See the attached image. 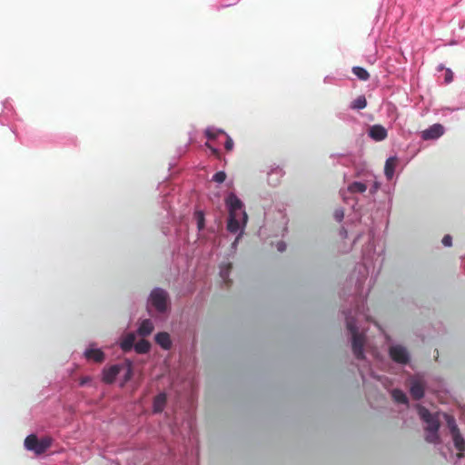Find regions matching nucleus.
Instances as JSON below:
<instances>
[{
  "label": "nucleus",
  "instance_id": "obj_25",
  "mask_svg": "<svg viewBox=\"0 0 465 465\" xmlns=\"http://www.w3.org/2000/svg\"><path fill=\"white\" fill-rule=\"evenodd\" d=\"M367 106V100L366 97L361 94L359 95L356 99L352 100L349 105L350 109L360 111Z\"/></svg>",
  "mask_w": 465,
  "mask_h": 465
},
{
  "label": "nucleus",
  "instance_id": "obj_8",
  "mask_svg": "<svg viewBox=\"0 0 465 465\" xmlns=\"http://www.w3.org/2000/svg\"><path fill=\"white\" fill-rule=\"evenodd\" d=\"M53 440L50 437L39 439L35 434H29L24 441V447L26 450L34 452L35 455L44 454L52 445Z\"/></svg>",
  "mask_w": 465,
  "mask_h": 465
},
{
  "label": "nucleus",
  "instance_id": "obj_30",
  "mask_svg": "<svg viewBox=\"0 0 465 465\" xmlns=\"http://www.w3.org/2000/svg\"><path fill=\"white\" fill-rule=\"evenodd\" d=\"M445 417H446L447 425H448L450 434L459 432L460 430L457 426L455 419L450 415H445Z\"/></svg>",
  "mask_w": 465,
  "mask_h": 465
},
{
  "label": "nucleus",
  "instance_id": "obj_20",
  "mask_svg": "<svg viewBox=\"0 0 465 465\" xmlns=\"http://www.w3.org/2000/svg\"><path fill=\"white\" fill-rule=\"evenodd\" d=\"M153 321L151 319H143L139 322L136 333L140 337H146L153 332Z\"/></svg>",
  "mask_w": 465,
  "mask_h": 465
},
{
  "label": "nucleus",
  "instance_id": "obj_21",
  "mask_svg": "<svg viewBox=\"0 0 465 465\" xmlns=\"http://www.w3.org/2000/svg\"><path fill=\"white\" fill-rule=\"evenodd\" d=\"M14 114V109L11 102L6 99L3 102V112L0 114V124H8Z\"/></svg>",
  "mask_w": 465,
  "mask_h": 465
},
{
  "label": "nucleus",
  "instance_id": "obj_41",
  "mask_svg": "<svg viewBox=\"0 0 465 465\" xmlns=\"http://www.w3.org/2000/svg\"><path fill=\"white\" fill-rule=\"evenodd\" d=\"M348 234H349V231L345 228V227H342L340 231V235L342 237V238H347L348 237Z\"/></svg>",
  "mask_w": 465,
  "mask_h": 465
},
{
  "label": "nucleus",
  "instance_id": "obj_27",
  "mask_svg": "<svg viewBox=\"0 0 465 465\" xmlns=\"http://www.w3.org/2000/svg\"><path fill=\"white\" fill-rule=\"evenodd\" d=\"M351 71L354 75L361 81H367L370 78V74L368 71L361 66H353Z\"/></svg>",
  "mask_w": 465,
  "mask_h": 465
},
{
  "label": "nucleus",
  "instance_id": "obj_11",
  "mask_svg": "<svg viewBox=\"0 0 465 465\" xmlns=\"http://www.w3.org/2000/svg\"><path fill=\"white\" fill-rule=\"evenodd\" d=\"M391 358L401 364H406L410 361V354L407 349L401 344H394L390 347Z\"/></svg>",
  "mask_w": 465,
  "mask_h": 465
},
{
  "label": "nucleus",
  "instance_id": "obj_37",
  "mask_svg": "<svg viewBox=\"0 0 465 465\" xmlns=\"http://www.w3.org/2000/svg\"><path fill=\"white\" fill-rule=\"evenodd\" d=\"M278 252H282L286 250V243L283 241H279L275 244Z\"/></svg>",
  "mask_w": 465,
  "mask_h": 465
},
{
  "label": "nucleus",
  "instance_id": "obj_44",
  "mask_svg": "<svg viewBox=\"0 0 465 465\" xmlns=\"http://www.w3.org/2000/svg\"><path fill=\"white\" fill-rule=\"evenodd\" d=\"M440 453H441V455H442L446 460H448V455H447V453L443 450V449H442V450H440Z\"/></svg>",
  "mask_w": 465,
  "mask_h": 465
},
{
  "label": "nucleus",
  "instance_id": "obj_3",
  "mask_svg": "<svg viewBox=\"0 0 465 465\" xmlns=\"http://www.w3.org/2000/svg\"><path fill=\"white\" fill-rule=\"evenodd\" d=\"M224 204L229 213L226 225L228 232L243 233L248 221L243 202L234 192H229L224 197Z\"/></svg>",
  "mask_w": 465,
  "mask_h": 465
},
{
  "label": "nucleus",
  "instance_id": "obj_18",
  "mask_svg": "<svg viewBox=\"0 0 465 465\" xmlns=\"http://www.w3.org/2000/svg\"><path fill=\"white\" fill-rule=\"evenodd\" d=\"M167 405V394L164 391L159 392L153 400V414H160Z\"/></svg>",
  "mask_w": 465,
  "mask_h": 465
},
{
  "label": "nucleus",
  "instance_id": "obj_38",
  "mask_svg": "<svg viewBox=\"0 0 465 465\" xmlns=\"http://www.w3.org/2000/svg\"><path fill=\"white\" fill-rule=\"evenodd\" d=\"M234 234H237L235 240L232 242V250H236L237 249V246H238V242H239V240L240 238L242 236L243 233H239V232H233Z\"/></svg>",
  "mask_w": 465,
  "mask_h": 465
},
{
  "label": "nucleus",
  "instance_id": "obj_12",
  "mask_svg": "<svg viewBox=\"0 0 465 465\" xmlns=\"http://www.w3.org/2000/svg\"><path fill=\"white\" fill-rule=\"evenodd\" d=\"M399 163V159L396 155L390 156L384 165V175L388 183H396L397 176H396V169Z\"/></svg>",
  "mask_w": 465,
  "mask_h": 465
},
{
  "label": "nucleus",
  "instance_id": "obj_1",
  "mask_svg": "<svg viewBox=\"0 0 465 465\" xmlns=\"http://www.w3.org/2000/svg\"><path fill=\"white\" fill-rule=\"evenodd\" d=\"M343 183L345 187L340 190V194L353 212V217L350 219L351 223L354 227L364 224L367 229L366 233L355 232L353 243L361 238H366L367 242L361 249V262L356 264L347 281V286L352 289L348 293L343 292V295H348L349 307L343 308L342 314L353 356L362 362L358 369H371L364 353L366 335L361 322L371 321L366 301L382 268L385 252L384 246L376 236L375 227L377 223L387 221L391 212L395 183L381 185L351 181L350 171L343 173Z\"/></svg>",
  "mask_w": 465,
  "mask_h": 465
},
{
  "label": "nucleus",
  "instance_id": "obj_19",
  "mask_svg": "<svg viewBox=\"0 0 465 465\" xmlns=\"http://www.w3.org/2000/svg\"><path fill=\"white\" fill-rule=\"evenodd\" d=\"M154 341L163 351H170L173 347L171 335L167 331H159L154 335Z\"/></svg>",
  "mask_w": 465,
  "mask_h": 465
},
{
  "label": "nucleus",
  "instance_id": "obj_4",
  "mask_svg": "<svg viewBox=\"0 0 465 465\" xmlns=\"http://www.w3.org/2000/svg\"><path fill=\"white\" fill-rule=\"evenodd\" d=\"M288 218L282 207L264 212V222L259 229L261 238L284 236L288 231Z\"/></svg>",
  "mask_w": 465,
  "mask_h": 465
},
{
  "label": "nucleus",
  "instance_id": "obj_39",
  "mask_svg": "<svg viewBox=\"0 0 465 465\" xmlns=\"http://www.w3.org/2000/svg\"><path fill=\"white\" fill-rule=\"evenodd\" d=\"M91 383H92V378L89 377V376L84 377L80 381V385L81 386H87V385H89Z\"/></svg>",
  "mask_w": 465,
  "mask_h": 465
},
{
  "label": "nucleus",
  "instance_id": "obj_2",
  "mask_svg": "<svg viewBox=\"0 0 465 465\" xmlns=\"http://www.w3.org/2000/svg\"><path fill=\"white\" fill-rule=\"evenodd\" d=\"M173 195L169 192L161 196V204L163 209L164 219L161 224L162 232L166 236L173 237L176 244L196 243L202 241H213L216 237L214 229L205 225V212L195 208L191 218L177 220L173 205Z\"/></svg>",
  "mask_w": 465,
  "mask_h": 465
},
{
  "label": "nucleus",
  "instance_id": "obj_32",
  "mask_svg": "<svg viewBox=\"0 0 465 465\" xmlns=\"http://www.w3.org/2000/svg\"><path fill=\"white\" fill-rule=\"evenodd\" d=\"M341 78L337 77L333 74H328L323 78V83L326 84H338Z\"/></svg>",
  "mask_w": 465,
  "mask_h": 465
},
{
  "label": "nucleus",
  "instance_id": "obj_40",
  "mask_svg": "<svg viewBox=\"0 0 465 465\" xmlns=\"http://www.w3.org/2000/svg\"><path fill=\"white\" fill-rule=\"evenodd\" d=\"M167 186V183L165 182L160 183L158 184V190L160 191V193H163L165 187Z\"/></svg>",
  "mask_w": 465,
  "mask_h": 465
},
{
  "label": "nucleus",
  "instance_id": "obj_24",
  "mask_svg": "<svg viewBox=\"0 0 465 465\" xmlns=\"http://www.w3.org/2000/svg\"><path fill=\"white\" fill-rule=\"evenodd\" d=\"M232 264L230 262H223L220 264V277L223 283L228 284L230 282V272Z\"/></svg>",
  "mask_w": 465,
  "mask_h": 465
},
{
  "label": "nucleus",
  "instance_id": "obj_47",
  "mask_svg": "<svg viewBox=\"0 0 465 465\" xmlns=\"http://www.w3.org/2000/svg\"><path fill=\"white\" fill-rule=\"evenodd\" d=\"M337 117H338V118H340V119H343L342 114H337Z\"/></svg>",
  "mask_w": 465,
  "mask_h": 465
},
{
  "label": "nucleus",
  "instance_id": "obj_17",
  "mask_svg": "<svg viewBox=\"0 0 465 465\" xmlns=\"http://www.w3.org/2000/svg\"><path fill=\"white\" fill-rule=\"evenodd\" d=\"M368 135L376 142H381L387 138L388 131L381 124H373L370 126Z\"/></svg>",
  "mask_w": 465,
  "mask_h": 465
},
{
  "label": "nucleus",
  "instance_id": "obj_36",
  "mask_svg": "<svg viewBox=\"0 0 465 465\" xmlns=\"http://www.w3.org/2000/svg\"><path fill=\"white\" fill-rule=\"evenodd\" d=\"M343 218H344V211L342 209H337L334 212V219L340 223L343 220Z\"/></svg>",
  "mask_w": 465,
  "mask_h": 465
},
{
  "label": "nucleus",
  "instance_id": "obj_46",
  "mask_svg": "<svg viewBox=\"0 0 465 465\" xmlns=\"http://www.w3.org/2000/svg\"><path fill=\"white\" fill-rule=\"evenodd\" d=\"M12 132L15 134L16 137H18L17 134H16V131L14 127L11 128Z\"/></svg>",
  "mask_w": 465,
  "mask_h": 465
},
{
  "label": "nucleus",
  "instance_id": "obj_5",
  "mask_svg": "<svg viewBox=\"0 0 465 465\" xmlns=\"http://www.w3.org/2000/svg\"><path fill=\"white\" fill-rule=\"evenodd\" d=\"M148 314L157 321H164L171 311V299L167 291L160 287H154L146 302Z\"/></svg>",
  "mask_w": 465,
  "mask_h": 465
},
{
  "label": "nucleus",
  "instance_id": "obj_35",
  "mask_svg": "<svg viewBox=\"0 0 465 465\" xmlns=\"http://www.w3.org/2000/svg\"><path fill=\"white\" fill-rule=\"evenodd\" d=\"M453 81V73L450 68L445 69L444 82L450 84Z\"/></svg>",
  "mask_w": 465,
  "mask_h": 465
},
{
  "label": "nucleus",
  "instance_id": "obj_7",
  "mask_svg": "<svg viewBox=\"0 0 465 465\" xmlns=\"http://www.w3.org/2000/svg\"><path fill=\"white\" fill-rule=\"evenodd\" d=\"M419 415L421 420L425 423V440L430 443H439L440 421L437 415L431 413L428 409L424 407L419 408Z\"/></svg>",
  "mask_w": 465,
  "mask_h": 465
},
{
  "label": "nucleus",
  "instance_id": "obj_14",
  "mask_svg": "<svg viewBox=\"0 0 465 465\" xmlns=\"http://www.w3.org/2000/svg\"><path fill=\"white\" fill-rule=\"evenodd\" d=\"M122 366L123 362L104 367L102 372L103 381L107 384L114 383L116 378L121 374Z\"/></svg>",
  "mask_w": 465,
  "mask_h": 465
},
{
  "label": "nucleus",
  "instance_id": "obj_6",
  "mask_svg": "<svg viewBox=\"0 0 465 465\" xmlns=\"http://www.w3.org/2000/svg\"><path fill=\"white\" fill-rule=\"evenodd\" d=\"M331 158L337 159V163L346 166L351 172V181H360L367 184H381L372 171L364 165L356 164L349 154H331Z\"/></svg>",
  "mask_w": 465,
  "mask_h": 465
},
{
  "label": "nucleus",
  "instance_id": "obj_43",
  "mask_svg": "<svg viewBox=\"0 0 465 465\" xmlns=\"http://www.w3.org/2000/svg\"><path fill=\"white\" fill-rule=\"evenodd\" d=\"M445 69H446V68H445V67H444V65H443V64H439V65H438V67H437V70H438V71H442V70H445Z\"/></svg>",
  "mask_w": 465,
  "mask_h": 465
},
{
  "label": "nucleus",
  "instance_id": "obj_16",
  "mask_svg": "<svg viewBox=\"0 0 465 465\" xmlns=\"http://www.w3.org/2000/svg\"><path fill=\"white\" fill-rule=\"evenodd\" d=\"M283 168L278 164H272L267 171L268 183L272 186H277L284 175Z\"/></svg>",
  "mask_w": 465,
  "mask_h": 465
},
{
  "label": "nucleus",
  "instance_id": "obj_48",
  "mask_svg": "<svg viewBox=\"0 0 465 465\" xmlns=\"http://www.w3.org/2000/svg\"><path fill=\"white\" fill-rule=\"evenodd\" d=\"M173 262H175V253L173 252Z\"/></svg>",
  "mask_w": 465,
  "mask_h": 465
},
{
  "label": "nucleus",
  "instance_id": "obj_22",
  "mask_svg": "<svg viewBox=\"0 0 465 465\" xmlns=\"http://www.w3.org/2000/svg\"><path fill=\"white\" fill-rule=\"evenodd\" d=\"M452 441L455 449L459 451L456 455L457 459H460L463 457V452L465 451V440L463 437L460 435V431L451 434Z\"/></svg>",
  "mask_w": 465,
  "mask_h": 465
},
{
  "label": "nucleus",
  "instance_id": "obj_26",
  "mask_svg": "<svg viewBox=\"0 0 465 465\" xmlns=\"http://www.w3.org/2000/svg\"><path fill=\"white\" fill-rule=\"evenodd\" d=\"M151 347V343L147 340L142 339L135 342L134 351L139 354H145L150 351Z\"/></svg>",
  "mask_w": 465,
  "mask_h": 465
},
{
  "label": "nucleus",
  "instance_id": "obj_10",
  "mask_svg": "<svg viewBox=\"0 0 465 465\" xmlns=\"http://www.w3.org/2000/svg\"><path fill=\"white\" fill-rule=\"evenodd\" d=\"M445 127L441 124H433L420 133L423 141H437L445 134Z\"/></svg>",
  "mask_w": 465,
  "mask_h": 465
},
{
  "label": "nucleus",
  "instance_id": "obj_29",
  "mask_svg": "<svg viewBox=\"0 0 465 465\" xmlns=\"http://www.w3.org/2000/svg\"><path fill=\"white\" fill-rule=\"evenodd\" d=\"M392 397L399 403H402V404L408 403V397L401 390H394L392 391Z\"/></svg>",
  "mask_w": 465,
  "mask_h": 465
},
{
  "label": "nucleus",
  "instance_id": "obj_49",
  "mask_svg": "<svg viewBox=\"0 0 465 465\" xmlns=\"http://www.w3.org/2000/svg\"><path fill=\"white\" fill-rule=\"evenodd\" d=\"M448 451L450 453V457H452V452H451V450L450 448H447Z\"/></svg>",
  "mask_w": 465,
  "mask_h": 465
},
{
  "label": "nucleus",
  "instance_id": "obj_34",
  "mask_svg": "<svg viewBox=\"0 0 465 465\" xmlns=\"http://www.w3.org/2000/svg\"><path fill=\"white\" fill-rule=\"evenodd\" d=\"M441 243L444 247L452 246V236L450 234H445L441 240Z\"/></svg>",
  "mask_w": 465,
  "mask_h": 465
},
{
  "label": "nucleus",
  "instance_id": "obj_9",
  "mask_svg": "<svg viewBox=\"0 0 465 465\" xmlns=\"http://www.w3.org/2000/svg\"><path fill=\"white\" fill-rule=\"evenodd\" d=\"M426 381L423 375L411 376L409 379L410 393L415 400H420L424 396Z\"/></svg>",
  "mask_w": 465,
  "mask_h": 465
},
{
  "label": "nucleus",
  "instance_id": "obj_28",
  "mask_svg": "<svg viewBox=\"0 0 465 465\" xmlns=\"http://www.w3.org/2000/svg\"><path fill=\"white\" fill-rule=\"evenodd\" d=\"M225 132L223 130L213 126L207 127L204 132L205 136L209 140L215 139L219 134H223Z\"/></svg>",
  "mask_w": 465,
  "mask_h": 465
},
{
  "label": "nucleus",
  "instance_id": "obj_33",
  "mask_svg": "<svg viewBox=\"0 0 465 465\" xmlns=\"http://www.w3.org/2000/svg\"><path fill=\"white\" fill-rule=\"evenodd\" d=\"M223 135L225 136L224 148L227 151H232L234 146V142L232 138L226 133H224Z\"/></svg>",
  "mask_w": 465,
  "mask_h": 465
},
{
  "label": "nucleus",
  "instance_id": "obj_15",
  "mask_svg": "<svg viewBox=\"0 0 465 465\" xmlns=\"http://www.w3.org/2000/svg\"><path fill=\"white\" fill-rule=\"evenodd\" d=\"M133 375H134L133 361L129 359H125L123 361L121 374L118 376L119 377V386L122 388L124 387L127 384V382H129L132 380Z\"/></svg>",
  "mask_w": 465,
  "mask_h": 465
},
{
  "label": "nucleus",
  "instance_id": "obj_45",
  "mask_svg": "<svg viewBox=\"0 0 465 465\" xmlns=\"http://www.w3.org/2000/svg\"><path fill=\"white\" fill-rule=\"evenodd\" d=\"M461 266L463 267V269L465 271V257L462 258V260H461Z\"/></svg>",
  "mask_w": 465,
  "mask_h": 465
},
{
  "label": "nucleus",
  "instance_id": "obj_31",
  "mask_svg": "<svg viewBox=\"0 0 465 465\" xmlns=\"http://www.w3.org/2000/svg\"><path fill=\"white\" fill-rule=\"evenodd\" d=\"M226 173L224 171L216 172L213 177L212 181L217 183H223L226 180Z\"/></svg>",
  "mask_w": 465,
  "mask_h": 465
},
{
  "label": "nucleus",
  "instance_id": "obj_13",
  "mask_svg": "<svg viewBox=\"0 0 465 465\" xmlns=\"http://www.w3.org/2000/svg\"><path fill=\"white\" fill-rule=\"evenodd\" d=\"M84 358L89 361L103 362L105 360L104 352L97 348L95 343H90L84 351Z\"/></svg>",
  "mask_w": 465,
  "mask_h": 465
},
{
  "label": "nucleus",
  "instance_id": "obj_42",
  "mask_svg": "<svg viewBox=\"0 0 465 465\" xmlns=\"http://www.w3.org/2000/svg\"><path fill=\"white\" fill-rule=\"evenodd\" d=\"M187 146H188V145L186 144V145H184L183 148H180V149H179V153H180V154H182V153H185V151H186V149H187Z\"/></svg>",
  "mask_w": 465,
  "mask_h": 465
},
{
  "label": "nucleus",
  "instance_id": "obj_23",
  "mask_svg": "<svg viewBox=\"0 0 465 465\" xmlns=\"http://www.w3.org/2000/svg\"><path fill=\"white\" fill-rule=\"evenodd\" d=\"M135 334L129 333L125 337H124L120 342V347L124 352L131 351L134 350L135 347Z\"/></svg>",
  "mask_w": 465,
  "mask_h": 465
}]
</instances>
